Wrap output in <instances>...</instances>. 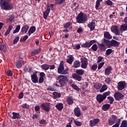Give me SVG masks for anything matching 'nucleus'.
<instances>
[{
	"mask_svg": "<svg viewBox=\"0 0 127 127\" xmlns=\"http://www.w3.org/2000/svg\"><path fill=\"white\" fill-rule=\"evenodd\" d=\"M41 108L47 113L50 112V103H44L41 104Z\"/></svg>",
	"mask_w": 127,
	"mask_h": 127,
	"instance_id": "nucleus-6",
	"label": "nucleus"
},
{
	"mask_svg": "<svg viewBox=\"0 0 127 127\" xmlns=\"http://www.w3.org/2000/svg\"><path fill=\"white\" fill-rule=\"evenodd\" d=\"M112 70H113V68H112V66H108L105 70V75H107L109 76L111 73H112Z\"/></svg>",
	"mask_w": 127,
	"mask_h": 127,
	"instance_id": "nucleus-23",
	"label": "nucleus"
},
{
	"mask_svg": "<svg viewBox=\"0 0 127 127\" xmlns=\"http://www.w3.org/2000/svg\"><path fill=\"white\" fill-rule=\"evenodd\" d=\"M40 51H41L40 49H36L31 53V56H35V55L39 54V53H40Z\"/></svg>",
	"mask_w": 127,
	"mask_h": 127,
	"instance_id": "nucleus-31",
	"label": "nucleus"
},
{
	"mask_svg": "<svg viewBox=\"0 0 127 127\" xmlns=\"http://www.w3.org/2000/svg\"><path fill=\"white\" fill-rule=\"evenodd\" d=\"M111 92L108 91L103 93V94H98L96 96V100L99 104H101L102 102L105 101L108 96H110Z\"/></svg>",
	"mask_w": 127,
	"mask_h": 127,
	"instance_id": "nucleus-5",
	"label": "nucleus"
},
{
	"mask_svg": "<svg viewBox=\"0 0 127 127\" xmlns=\"http://www.w3.org/2000/svg\"><path fill=\"white\" fill-rule=\"evenodd\" d=\"M11 0H0V6L1 9L10 10L12 9V4L10 3Z\"/></svg>",
	"mask_w": 127,
	"mask_h": 127,
	"instance_id": "nucleus-2",
	"label": "nucleus"
},
{
	"mask_svg": "<svg viewBox=\"0 0 127 127\" xmlns=\"http://www.w3.org/2000/svg\"><path fill=\"white\" fill-rule=\"evenodd\" d=\"M53 96L55 100H56V99H60V98H61V93L59 92H54L53 93Z\"/></svg>",
	"mask_w": 127,
	"mask_h": 127,
	"instance_id": "nucleus-34",
	"label": "nucleus"
},
{
	"mask_svg": "<svg viewBox=\"0 0 127 127\" xmlns=\"http://www.w3.org/2000/svg\"><path fill=\"white\" fill-rule=\"evenodd\" d=\"M68 59H66L67 63L70 64V65H72V63H73V61H74V57L72 55H69L68 56Z\"/></svg>",
	"mask_w": 127,
	"mask_h": 127,
	"instance_id": "nucleus-27",
	"label": "nucleus"
},
{
	"mask_svg": "<svg viewBox=\"0 0 127 127\" xmlns=\"http://www.w3.org/2000/svg\"><path fill=\"white\" fill-rule=\"evenodd\" d=\"M18 41H19V37H16L13 40V44H16V43H17V42H18Z\"/></svg>",
	"mask_w": 127,
	"mask_h": 127,
	"instance_id": "nucleus-58",
	"label": "nucleus"
},
{
	"mask_svg": "<svg viewBox=\"0 0 127 127\" xmlns=\"http://www.w3.org/2000/svg\"><path fill=\"white\" fill-rule=\"evenodd\" d=\"M104 64H105V62H102V63H100L98 64V69L100 70L101 69V68H102V67H103V66H104Z\"/></svg>",
	"mask_w": 127,
	"mask_h": 127,
	"instance_id": "nucleus-59",
	"label": "nucleus"
},
{
	"mask_svg": "<svg viewBox=\"0 0 127 127\" xmlns=\"http://www.w3.org/2000/svg\"><path fill=\"white\" fill-rule=\"evenodd\" d=\"M58 72L59 73V74H61L62 75L69 74L67 69H65L64 70V61H62L60 62V65L58 68Z\"/></svg>",
	"mask_w": 127,
	"mask_h": 127,
	"instance_id": "nucleus-4",
	"label": "nucleus"
},
{
	"mask_svg": "<svg viewBox=\"0 0 127 127\" xmlns=\"http://www.w3.org/2000/svg\"><path fill=\"white\" fill-rule=\"evenodd\" d=\"M66 102L68 105H72L74 104V101L73 100V97L72 96H68L66 99Z\"/></svg>",
	"mask_w": 127,
	"mask_h": 127,
	"instance_id": "nucleus-33",
	"label": "nucleus"
},
{
	"mask_svg": "<svg viewBox=\"0 0 127 127\" xmlns=\"http://www.w3.org/2000/svg\"><path fill=\"white\" fill-rule=\"evenodd\" d=\"M111 108V105L109 104H106L102 106V110L103 111H104V112H106L107 111H108V110H110V108Z\"/></svg>",
	"mask_w": 127,
	"mask_h": 127,
	"instance_id": "nucleus-26",
	"label": "nucleus"
},
{
	"mask_svg": "<svg viewBox=\"0 0 127 127\" xmlns=\"http://www.w3.org/2000/svg\"><path fill=\"white\" fill-rule=\"evenodd\" d=\"M0 51L5 52L6 51V46L4 43H0Z\"/></svg>",
	"mask_w": 127,
	"mask_h": 127,
	"instance_id": "nucleus-28",
	"label": "nucleus"
},
{
	"mask_svg": "<svg viewBox=\"0 0 127 127\" xmlns=\"http://www.w3.org/2000/svg\"><path fill=\"white\" fill-rule=\"evenodd\" d=\"M41 68L43 70H45V71H47V70H49V65L48 64H42L41 66Z\"/></svg>",
	"mask_w": 127,
	"mask_h": 127,
	"instance_id": "nucleus-39",
	"label": "nucleus"
},
{
	"mask_svg": "<svg viewBox=\"0 0 127 127\" xmlns=\"http://www.w3.org/2000/svg\"><path fill=\"white\" fill-rule=\"evenodd\" d=\"M22 108H23V109H29V105L26 104V103H24L23 104H22L21 105Z\"/></svg>",
	"mask_w": 127,
	"mask_h": 127,
	"instance_id": "nucleus-56",
	"label": "nucleus"
},
{
	"mask_svg": "<svg viewBox=\"0 0 127 127\" xmlns=\"http://www.w3.org/2000/svg\"><path fill=\"white\" fill-rule=\"evenodd\" d=\"M107 99L109 100V101H110L109 103H110L111 104H113V103H114V101H115L114 97L112 96L108 97Z\"/></svg>",
	"mask_w": 127,
	"mask_h": 127,
	"instance_id": "nucleus-49",
	"label": "nucleus"
},
{
	"mask_svg": "<svg viewBox=\"0 0 127 127\" xmlns=\"http://www.w3.org/2000/svg\"><path fill=\"white\" fill-rule=\"evenodd\" d=\"M71 25V22H67L64 24V27L65 28V29H67V28H69V27Z\"/></svg>",
	"mask_w": 127,
	"mask_h": 127,
	"instance_id": "nucleus-53",
	"label": "nucleus"
},
{
	"mask_svg": "<svg viewBox=\"0 0 127 127\" xmlns=\"http://www.w3.org/2000/svg\"><path fill=\"white\" fill-rule=\"evenodd\" d=\"M81 66V63L78 60H75L73 62V68H79Z\"/></svg>",
	"mask_w": 127,
	"mask_h": 127,
	"instance_id": "nucleus-30",
	"label": "nucleus"
},
{
	"mask_svg": "<svg viewBox=\"0 0 127 127\" xmlns=\"http://www.w3.org/2000/svg\"><path fill=\"white\" fill-rule=\"evenodd\" d=\"M35 31H36V27L34 26H31L28 31L29 36H30L32 33H34Z\"/></svg>",
	"mask_w": 127,
	"mask_h": 127,
	"instance_id": "nucleus-25",
	"label": "nucleus"
},
{
	"mask_svg": "<svg viewBox=\"0 0 127 127\" xmlns=\"http://www.w3.org/2000/svg\"><path fill=\"white\" fill-rule=\"evenodd\" d=\"M103 59H104V58H103V57H101V56L98 57L97 63H100V62H101L102 60H103Z\"/></svg>",
	"mask_w": 127,
	"mask_h": 127,
	"instance_id": "nucleus-63",
	"label": "nucleus"
},
{
	"mask_svg": "<svg viewBox=\"0 0 127 127\" xmlns=\"http://www.w3.org/2000/svg\"><path fill=\"white\" fill-rule=\"evenodd\" d=\"M100 122V119L96 118L89 121V126L91 127H95Z\"/></svg>",
	"mask_w": 127,
	"mask_h": 127,
	"instance_id": "nucleus-12",
	"label": "nucleus"
},
{
	"mask_svg": "<svg viewBox=\"0 0 127 127\" xmlns=\"http://www.w3.org/2000/svg\"><path fill=\"white\" fill-rule=\"evenodd\" d=\"M104 37L105 38V39H108L110 40L113 38V36H112V35L110 34V32H104Z\"/></svg>",
	"mask_w": 127,
	"mask_h": 127,
	"instance_id": "nucleus-22",
	"label": "nucleus"
},
{
	"mask_svg": "<svg viewBox=\"0 0 127 127\" xmlns=\"http://www.w3.org/2000/svg\"><path fill=\"white\" fill-rule=\"evenodd\" d=\"M97 68H98V65L97 64H93L91 67V69L93 71H96V70H97Z\"/></svg>",
	"mask_w": 127,
	"mask_h": 127,
	"instance_id": "nucleus-62",
	"label": "nucleus"
},
{
	"mask_svg": "<svg viewBox=\"0 0 127 127\" xmlns=\"http://www.w3.org/2000/svg\"><path fill=\"white\" fill-rule=\"evenodd\" d=\"M120 127H127V122L126 120H123L122 122L121 125Z\"/></svg>",
	"mask_w": 127,
	"mask_h": 127,
	"instance_id": "nucleus-45",
	"label": "nucleus"
},
{
	"mask_svg": "<svg viewBox=\"0 0 127 127\" xmlns=\"http://www.w3.org/2000/svg\"><path fill=\"white\" fill-rule=\"evenodd\" d=\"M63 104L62 103H58L56 105V108L59 111H61L64 108L63 106Z\"/></svg>",
	"mask_w": 127,
	"mask_h": 127,
	"instance_id": "nucleus-37",
	"label": "nucleus"
},
{
	"mask_svg": "<svg viewBox=\"0 0 127 127\" xmlns=\"http://www.w3.org/2000/svg\"><path fill=\"white\" fill-rule=\"evenodd\" d=\"M47 90L48 91H51L52 92H53V91H55V88H54V87H53V86H50L47 88Z\"/></svg>",
	"mask_w": 127,
	"mask_h": 127,
	"instance_id": "nucleus-61",
	"label": "nucleus"
},
{
	"mask_svg": "<svg viewBox=\"0 0 127 127\" xmlns=\"http://www.w3.org/2000/svg\"><path fill=\"white\" fill-rule=\"evenodd\" d=\"M77 75H79V76H83L84 75V73H85V71L82 69H76L75 71Z\"/></svg>",
	"mask_w": 127,
	"mask_h": 127,
	"instance_id": "nucleus-35",
	"label": "nucleus"
},
{
	"mask_svg": "<svg viewBox=\"0 0 127 127\" xmlns=\"http://www.w3.org/2000/svg\"><path fill=\"white\" fill-rule=\"evenodd\" d=\"M28 38V36L26 35L22 38L20 39V42H24V41H26L27 39Z\"/></svg>",
	"mask_w": 127,
	"mask_h": 127,
	"instance_id": "nucleus-47",
	"label": "nucleus"
},
{
	"mask_svg": "<svg viewBox=\"0 0 127 127\" xmlns=\"http://www.w3.org/2000/svg\"><path fill=\"white\" fill-rule=\"evenodd\" d=\"M117 119L118 117H117V116L112 115V117H110L108 121V123L109 126H113V125H114V124L116 123V120Z\"/></svg>",
	"mask_w": 127,
	"mask_h": 127,
	"instance_id": "nucleus-10",
	"label": "nucleus"
},
{
	"mask_svg": "<svg viewBox=\"0 0 127 127\" xmlns=\"http://www.w3.org/2000/svg\"><path fill=\"white\" fill-rule=\"evenodd\" d=\"M81 60V67L82 69H87V67H88V59L86 58V57L81 58L80 59Z\"/></svg>",
	"mask_w": 127,
	"mask_h": 127,
	"instance_id": "nucleus-8",
	"label": "nucleus"
},
{
	"mask_svg": "<svg viewBox=\"0 0 127 127\" xmlns=\"http://www.w3.org/2000/svg\"><path fill=\"white\" fill-rule=\"evenodd\" d=\"M72 47L73 49H75V50H79L80 48H81V46L79 44H76L72 45Z\"/></svg>",
	"mask_w": 127,
	"mask_h": 127,
	"instance_id": "nucleus-40",
	"label": "nucleus"
},
{
	"mask_svg": "<svg viewBox=\"0 0 127 127\" xmlns=\"http://www.w3.org/2000/svg\"><path fill=\"white\" fill-rule=\"evenodd\" d=\"M102 83L96 82L95 83L94 87L96 90H100L102 88Z\"/></svg>",
	"mask_w": 127,
	"mask_h": 127,
	"instance_id": "nucleus-36",
	"label": "nucleus"
},
{
	"mask_svg": "<svg viewBox=\"0 0 127 127\" xmlns=\"http://www.w3.org/2000/svg\"><path fill=\"white\" fill-rule=\"evenodd\" d=\"M71 77L76 81H78V82H81V81H82V76L76 73H73L71 75Z\"/></svg>",
	"mask_w": 127,
	"mask_h": 127,
	"instance_id": "nucleus-15",
	"label": "nucleus"
},
{
	"mask_svg": "<svg viewBox=\"0 0 127 127\" xmlns=\"http://www.w3.org/2000/svg\"><path fill=\"white\" fill-rule=\"evenodd\" d=\"M7 19L8 21L11 22L13 19H14V16L13 15H9Z\"/></svg>",
	"mask_w": 127,
	"mask_h": 127,
	"instance_id": "nucleus-48",
	"label": "nucleus"
},
{
	"mask_svg": "<svg viewBox=\"0 0 127 127\" xmlns=\"http://www.w3.org/2000/svg\"><path fill=\"white\" fill-rule=\"evenodd\" d=\"M35 111L36 113H39V114H40V107L38 105H36L35 107Z\"/></svg>",
	"mask_w": 127,
	"mask_h": 127,
	"instance_id": "nucleus-51",
	"label": "nucleus"
},
{
	"mask_svg": "<svg viewBox=\"0 0 127 127\" xmlns=\"http://www.w3.org/2000/svg\"><path fill=\"white\" fill-rule=\"evenodd\" d=\"M31 78L33 83H34V84L38 83V77H37V75H31Z\"/></svg>",
	"mask_w": 127,
	"mask_h": 127,
	"instance_id": "nucleus-29",
	"label": "nucleus"
},
{
	"mask_svg": "<svg viewBox=\"0 0 127 127\" xmlns=\"http://www.w3.org/2000/svg\"><path fill=\"white\" fill-rule=\"evenodd\" d=\"M111 77H107L105 79V82L108 85H110V83H111Z\"/></svg>",
	"mask_w": 127,
	"mask_h": 127,
	"instance_id": "nucleus-57",
	"label": "nucleus"
},
{
	"mask_svg": "<svg viewBox=\"0 0 127 127\" xmlns=\"http://www.w3.org/2000/svg\"><path fill=\"white\" fill-rule=\"evenodd\" d=\"M28 29H29V26L28 25H25L23 26L21 29V32L22 34H26L27 33V31H28Z\"/></svg>",
	"mask_w": 127,
	"mask_h": 127,
	"instance_id": "nucleus-18",
	"label": "nucleus"
},
{
	"mask_svg": "<svg viewBox=\"0 0 127 127\" xmlns=\"http://www.w3.org/2000/svg\"><path fill=\"white\" fill-rule=\"evenodd\" d=\"M50 6L49 5H47L46 10L43 12V16L44 19H47V17L49 15V13H50Z\"/></svg>",
	"mask_w": 127,
	"mask_h": 127,
	"instance_id": "nucleus-14",
	"label": "nucleus"
},
{
	"mask_svg": "<svg viewBox=\"0 0 127 127\" xmlns=\"http://www.w3.org/2000/svg\"><path fill=\"white\" fill-rule=\"evenodd\" d=\"M74 123L77 127H81V126H82V123L81 122L77 121L75 120H74Z\"/></svg>",
	"mask_w": 127,
	"mask_h": 127,
	"instance_id": "nucleus-52",
	"label": "nucleus"
},
{
	"mask_svg": "<svg viewBox=\"0 0 127 127\" xmlns=\"http://www.w3.org/2000/svg\"><path fill=\"white\" fill-rule=\"evenodd\" d=\"M111 31L115 33L116 35H120L121 32L119 31V27L118 26L113 25L111 27Z\"/></svg>",
	"mask_w": 127,
	"mask_h": 127,
	"instance_id": "nucleus-13",
	"label": "nucleus"
},
{
	"mask_svg": "<svg viewBox=\"0 0 127 127\" xmlns=\"http://www.w3.org/2000/svg\"><path fill=\"white\" fill-rule=\"evenodd\" d=\"M101 42L102 43L106 44L107 46H108L109 48H111V41L103 38L101 40Z\"/></svg>",
	"mask_w": 127,
	"mask_h": 127,
	"instance_id": "nucleus-21",
	"label": "nucleus"
},
{
	"mask_svg": "<svg viewBox=\"0 0 127 127\" xmlns=\"http://www.w3.org/2000/svg\"><path fill=\"white\" fill-rule=\"evenodd\" d=\"M23 92H20L19 94V96H18V99H22V98H23Z\"/></svg>",
	"mask_w": 127,
	"mask_h": 127,
	"instance_id": "nucleus-64",
	"label": "nucleus"
},
{
	"mask_svg": "<svg viewBox=\"0 0 127 127\" xmlns=\"http://www.w3.org/2000/svg\"><path fill=\"white\" fill-rule=\"evenodd\" d=\"M97 44L99 49L101 51H105V50H106V46L104 43H102V44H100L99 43H98Z\"/></svg>",
	"mask_w": 127,
	"mask_h": 127,
	"instance_id": "nucleus-32",
	"label": "nucleus"
},
{
	"mask_svg": "<svg viewBox=\"0 0 127 127\" xmlns=\"http://www.w3.org/2000/svg\"><path fill=\"white\" fill-rule=\"evenodd\" d=\"M124 95L120 92H116L114 94V98L117 101H121L124 99Z\"/></svg>",
	"mask_w": 127,
	"mask_h": 127,
	"instance_id": "nucleus-11",
	"label": "nucleus"
},
{
	"mask_svg": "<svg viewBox=\"0 0 127 127\" xmlns=\"http://www.w3.org/2000/svg\"><path fill=\"white\" fill-rule=\"evenodd\" d=\"M121 31H127V24L125 23L121 25Z\"/></svg>",
	"mask_w": 127,
	"mask_h": 127,
	"instance_id": "nucleus-38",
	"label": "nucleus"
},
{
	"mask_svg": "<svg viewBox=\"0 0 127 127\" xmlns=\"http://www.w3.org/2000/svg\"><path fill=\"white\" fill-rule=\"evenodd\" d=\"M91 49L93 51H97V50H98V45H97L96 44H93L91 47Z\"/></svg>",
	"mask_w": 127,
	"mask_h": 127,
	"instance_id": "nucleus-46",
	"label": "nucleus"
},
{
	"mask_svg": "<svg viewBox=\"0 0 127 127\" xmlns=\"http://www.w3.org/2000/svg\"><path fill=\"white\" fill-rule=\"evenodd\" d=\"M106 4L112 6V5H113V1L111 0H107L106 1Z\"/></svg>",
	"mask_w": 127,
	"mask_h": 127,
	"instance_id": "nucleus-55",
	"label": "nucleus"
},
{
	"mask_svg": "<svg viewBox=\"0 0 127 127\" xmlns=\"http://www.w3.org/2000/svg\"><path fill=\"white\" fill-rule=\"evenodd\" d=\"M23 64V60L22 58H19L18 60L16 62V66L18 69H20L22 67Z\"/></svg>",
	"mask_w": 127,
	"mask_h": 127,
	"instance_id": "nucleus-16",
	"label": "nucleus"
},
{
	"mask_svg": "<svg viewBox=\"0 0 127 127\" xmlns=\"http://www.w3.org/2000/svg\"><path fill=\"white\" fill-rule=\"evenodd\" d=\"M127 88V83L126 81H120L118 84V91H122L124 90V89H126Z\"/></svg>",
	"mask_w": 127,
	"mask_h": 127,
	"instance_id": "nucleus-9",
	"label": "nucleus"
},
{
	"mask_svg": "<svg viewBox=\"0 0 127 127\" xmlns=\"http://www.w3.org/2000/svg\"><path fill=\"white\" fill-rule=\"evenodd\" d=\"M107 89H108V87L107 86V85H103L100 90V93H103V92H105V91H106Z\"/></svg>",
	"mask_w": 127,
	"mask_h": 127,
	"instance_id": "nucleus-43",
	"label": "nucleus"
},
{
	"mask_svg": "<svg viewBox=\"0 0 127 127\" xmlns=\"http://www.w3.org/2000/svg\"><path fill=\"white\" fill-rule=\"evenodd\" d=\"M112 52H113V50H112V49H108L106 51V55H107V56H109Z\"/></svg>",
	"mask_w": 127,
	"mask_h": 127,
	"instance_id": "nucleus-50",
	"label": "nucleus"
},
{
	"mask_svg": "<svg viewBox=\"0 0 127 127\" xmlns=\"http://www.w3.org/2000/svg\"><path fill=\"white\" fill-rule=\"evenodd\" d=\"M13 116L12 117V120H16V119H20L21 116L18 113L12 112Z\"/></svg>",
	"mask_w": 127,
	"mask_h": 127,
	"instance_id": "nucleus-24",
	"label": "nucleus"
},
{
	"mask_svg": "<svg viewBox=\"0 0 127 127\" xmlns=\"http://www.w3.org/2000/svg\"><path fill=\"white\" fill-rule=\"evenodd\" d=\"M71 87L72 89H74V90H75V91H77L78 92L80 91V88H79L76 84H72Z\"/></svg>",
	"mask_w": 127,
	"mask_h": 127,
	"instance_id": "nucleus-44",
	"label": "nucleus"
},
{
	"mask_svg": "<svg viewBox=\"0 0 127 127\" xmlns=\"http://www.w3.org/2000/svg\"><path fill=\"white\" fill-rule=\"evenodd\" d=\"M19 30H20V25H17L16 26L15 29L13 32V34H15V33H17V32H18Z\"/></svg>",
	"mask_w": 127,
	"mask_h": 127,
	"instance_id": "nucleus-41",
	"label": "nucleus"
},
{
	"mask_svg": "<svg viewBox=\"0 0 127 127\" xmlns=\"http://www.w3.org/2000/svg\"><path fill=\"white\" fill-rule=\"evenodd\" d=\"M101 1H103V0H97L95 4V8L96 9H98L99 7L100 6V4H101Z\"/></svg>",
	"mask_w": 127,
	"mask_h": 127,
	"instance_id": "nucleus-42",
	"label": "nucleus"
},
{
	"mask_svg": "<svg viewBox=\"0 0 127 127\" xmlns=\"http://www.w3.org/2000/svg\"><path fill=\"white\" fill-rule=\"evenodd\" d=\"M120 44L121 43L120 42H118L117 41L112 39L111 42V47H119L120 46Z\"/></svg>",
	"mask_w": 127,
	"mask_h": 127,
	"instance_id": "nucleus-17",
	"label": "nucleus"
},
{
	"mask_svg": "<svg viewBox=\"0 0 127 127\" xmlns=\"http://www.w3.org/2000/svg\"><path fill=\"white\" fill-rule=\"evenodd\" d=\"M94 43H97V41L93 40L90 41V42H87L84 44H82L81 45V47H82V48H90V47L92 46Z\"/></svg>",
	"mask_w": 127,
	"mask_h": 127,
	"instance_id": "nucleus-7",
	"label": "nucleus"
},
{
	"mask_svg": "<svg viewBox=\"0 0 127 127\" xmlns=\"http://www.w3.org/2000/svg\"><path fill=\"white\" fill-rule=\"evenodd\" d=\"M6 74L7 76H10V77H12L13 73L11 70H7Z\"/></svg>",
	"mask_w": 127,
	"mask_h": 127,
	"instance_id": "nucleus-60",
	"label": "nucleus"
},
{
	"mask_svg": "<svg viewBox=\"0 0 127 127\" xmlns=\"http://www.w3.org/2000/svg\"><path fill=\"white\" fill-rule=\"evenodd\" d=\"M87 27L88 28H90V31H93V30H94L96 28V23L92 21L87 25Z\"/></svg>",
	"mask_w": 127,
	"mask_h": 127,
	"instance_id": "nucleus-19",
	"label": "nucleus"
},
{
	"mask_svg": "<svg viewBox=\"0 0 127 127\" xmlns=\"http://www.w3.org/2000/svg\"><path fill=\"white\" fill-rule=\"evenodd\" d=\"M74 114L75 117L79 118V117H81V110L80 108L78 107L75 108L74 109Z\"/></svg>",
	"mask_w": 127,
	"mask_h": 127,
	"instance_id": "nucleus-20",
	"label": "nucleus"
},
{
	"mask_svg": "<svg viewBox=\"0 0 127 127\" xmlns=\"http://www.w3.org/2000/svg\"><path fill=\"white\" fill-rule=\"evenodd\" d=\"M88 19L87 14H85L82 12H80L76 16V20L77 23H84L86 22Z\"/></svg>",
	"mask_w": 127,
	"mask_h": 127,
	"instance_id": "nucleus-3",
	"label": "nucleus"
},
{
	"mask_svg": "<svg viewBox=\"0 0 127 127\" xmlns=\"http://www.w3.org/2000/svg\"><path fill=\"white\" fill-rule=\"evenodd\" d=\"M56 0V1H58V0ZM65 0H60L59 1L56 2V4H62V3H64V2H65Z\"/></svg>",
	"mask_w": 127,
	"mask_h": 127,
	"instance_id": "nucleus-54",
	"label": "nucleus"
},
{
	"mask_svg": "<svg viewBox=\"0 0 127 127\" xmlns=\"http://www.w3.org/2000/svg\"><path fill=\"white\" fill-rule=\"evenodd\" d=\"M57 80L59 81L60 87H66L67 86V82L69 81V74L65 75H60L58 76Z\"/></svg>",
	"mask_w": 127,
	"mask_h": 127,
	"instance_id": "nucleus-1",
	"label": "nucleus"
}]
</instances>
